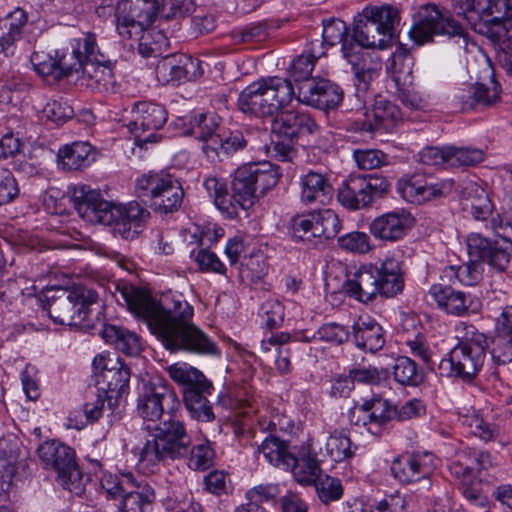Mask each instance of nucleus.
I'll return each instance as SVG.
<instances>
[{
	"label": "nucleus",
	"mask_w": 512,
	"mask_h": 512,
	"mask_svg": "<svg viewBox=\"0 0 512 512\" xmlns=\"http://www.w3.org/2000/svg\"><path fill=\"white\" fill-rule=\"evenodd\" d=\"M290 229L296 241L314 246L336 237L341 221L333 210L324 209L293 217Z\"/></svg>",
	"instance_id": "obj_13"
},
{
	"label": "nucleus",
	"mask_w": 512,
	"mask_h": 512,
	"mask_svg": "<svg viewBox=\"0 0 512 512\" xmlns=\"http://www.w3.org/2000/svg\"><path fill=\"white\" fill-rule=\"evenodd\" d=\"M31 63L40 76H53L54 79L61 78L56 55L52 57L44 52H34L31 56Z\"/></svg>",
	"instance_id": "obj_63"
},
{
	"label": "nucleus",
	"mask_w": 512,
	"mask_h": 512,
	"mask_svg": "<svg viewBox=\"0 0 512 512\" xmlns=\"http://www.w3.org/2000/svg\"><path fill=\"white\" fill-rule=\"evenodd\" d=\"M338 246L346 251L365 254L371 251L372 244L368 234L360 231H353L338 237Z\"/></svg>",
	"instance_id": "obj_57"
},
{
	"label": "nucleus",
	"mask_w": 512,
	"mask_h": 512,
	"mask_svg": "<svg viewBox=\"0 0 512 512\" xmlns=\"http://www.w3.org/2000/svg\"><path fill=\"white\" fill-rule=\"evenodd\" d=\"M394 380L403 386H417L423 380V372L416 362L407 356H399L393 365Z\"/></svg>",
	"instance_id": "obj_49"
},
{
	"label": "nucleus",
	"mask_w": 512,
	"mask_h": 512,
	"mask_svg": "<svg viewBox=\"0 0 512 512\" xmlns=\"http://www.w3.org/2000/svg\"><path fill=\"white\" fill-rule=\"evenodd\" d=\"M462 425L469 429V432L484 441L491 440L496 432L494 426L486 422L482 417L473 413L464 415L461 418Z\"/></svg>",
	"instance_id": "obj_62"
},
{
	"label": "nucleus",
	"mask_w": 512,
	"mask_h": 512,
	"mask_svg": "<svg viewBox=\"0 0 512 512\" xmlns=\"http://www.w3.org/2000/svg\"><path fill=\"white\" fill-rule=\"evenodd\" d=\"M413 216L404 209L376 217L369 225L370 233L377 239L394 242L402 239L414 224Z\"/></svg>",
	"instance_id": "obj_24"
},
{
	"label": "nucleus",
	"mask_w": 512,
	"mask_h": 512,
	"mask_svg": "<svg viewBox=\"0 0 512 512\" xmlns=\"http://www.w3.org/2000/svg\"><path fill=\"white\" fill-rule=\"evenodd\" d=\"M390 189L387 178L378 175H350L337 189L339 203L349 210H361L383 198Z\"/></svg>",
	"instance_id": "obj_10"
},
{
	"label": "nucleus",
	"mask_w": 512,
	"mask_h": 512,
	"mask_svg": "<svg viewBox=\"0 0 512 512\" xmlns=\"http://www.w3.org/2000/svg\"><path fill=\"white\" fill-rule=\"evenodd\" d=\"M454 187L452 179L436 180L432 177L414 175L398 182L397 189L402 197L414 204L448 196Z\"/></svg>",
	"instance_id": "obj_19"
},
{
	"label": "nucleus",
	"mask_w": 512,
	"mask_h": 512,
	"mask_svg": "<svg viewBox=\"0 0 512 512\" xmlns=\"http://www.w3.org/2000/svg\"><path fill=\"white\" fill-rule=\"evenodd\" d=\"M457 344L438 364L443 377L471 381L481 370L488 347L487 337L475 326L463 324Z\"/></svg>",
	"instance_id": "obj_7"
},
{
	"label": "nucleus",
	"mask_w": 512,
	"mask_h": 512,
	"mask_svg": "<svg viewBox=\"0 0 512 512\" xmlns=\"http://www.w3.org/2000/svg\"><path fill=\"white\" fill-rule=\"evenodd\" d=\"M325 447L327 455L335 462L345 461L354 455L350 438L341 432L332 433Z\"/></svg>",
	"instance_id": "obj_53"
},
{
	"label": "nucleus",
	"mask_w": 512,
	"mask_h": 512,
	"mask_svg": "<svg viewBox=\"0 0 512 512\" xmlns=\"http://www.w3.org/2000/svg\"><path fill=\"white\" fill-rule=\"evenodd\" d=\"M404 288L401 261L385 258L379 266L363 265L346 275L343 291L354 300L369 303L377 296L394 297Z\"/></svg>",
	"instance_id": "obj_6"
},
{
	"label": "nucleus",
	"mask_w": 512,
	"mask_h": 512,
	"mask_svg": "<svg viewBox=\"0 0 512 512\" xmlns=\"http://www.w3.org/2000/svg\"><path fill=\"white\" fill-rule=\"evenodd\" d=\"M133 120L128 128L135 136L140 147L160 141L161 135L157 133L167 121L166 109L157 103L139 101L132 108Z\"/></svg>",
	"instance_id": "obj_16"
},
{
	"label": "nucleus",
	"mask_w": 512,
	"mask_h": 512,
	"mask_svg": "<svg viewBox=\"0 0 512 512\" xmlns=\"http://www.w3.org/2000/svg\"><path fill=\"white\" fill-rule=\"evenodd\" d=\"M294 479L301 485H312L323 472L320 461L317 459V449L314 439L302 445L299 457L294 456V463L291 465Z\"/></svg>",
	"instance_id": "obj_28"
},
{
	"label": "nucleus",
	"mask_w": 512,
	"mask_h": 512,
	"mask_svg": "<svg viewBox=\"0 0 512 512\" xmlns=\"http://www.w3.org/2000/svg\"><path fill=\"white\" fill-rule=\"evenodd\" d=\"M343 89L327 79L305 81L294 91L288 78L263 77L245 87L238 98L242 112L254 116H273L293 102L321 110L335 109L343 100Z\"/></svg>",
	"instance_id": "obj_2"
},
{
	"label": "nucleus",
	"mask_w": 512,
	"mask_h": 512,
	"mask_svg": "<svg viewBox=\"0 0 512 512\" xmlns=\"http://www.w3.org/2000/svg\"><path fill=\"white\" fill-rule=\"evenodd\" d=\"M162 175H165V173H147L139 177L135 185L137 197L143 201H146L145 198L153 201L155 193L160 189L161 182L163 183Z\"/></svg>",
	"instance_id": "obj_60"
},
{
	"label": "nucleus",
	"mask_w": 512,
	"mask_h": 512,
	"mask_svg": "<svg viewBox=\"0 0 512 512\" xmlns=\"http://www.w3.org/2000/svg\"><path fill=\"white\" fill-rule=\"evenodd\" d=\"M466 244L470 260L460 266L446 267L441 274L443 282L457 280L463 285L474 286L483 278L484 263L498 272H504L508 268L511 260L509 242L492 241L480 233H470Z\"/></svg>",
	"instance_id": "obj_5"
},
{
	"label": "nucleus",
	"mask_w": 512,
	"mask_h": 512,
	"mask_svg": "<svg viewBox=\"0 0 512 512\" xmlns=\"http://www.w3.org/2000/svg\"><path fill=\"white\" fill-rule=\"evenodd\" d=\"M118 292L128 310L167 350L220 355L217 344L193 322L194 308L183 294L170 291L157 299L129 284L118 286Z\"/></svg>",
	"instance_id": "obj_1"
},
{
	"label": "nucleus",
	"mask_w": 512,
	"mask_h": 512,
	"mask_svg": "<svg viewBox=\"0 0 512 512\" xmlns=\"http://www.w3.org/2000/svg\"><path fill=\"white\" fill-rule=\"evenodd\" d=\"M400 119L398 107L380 97L375 100L371 112L366 113L364 119L355 121L353 125L356 131L374 133L381 129H392Z\"/></svg>",
	"instance_id": "obj_27"
},
{
	"label": "nucleus",
	"mask_w": 512,
	"mask_h": 512,
	"mask_svg": "<svg viewBox=\"0 0 512 512\" xmlns=\"http://www.w3.org/2000/svg\"><path fill=\"white\" fill-rule=\"evenodd\" d=\"M287 108L272 116L276 117L272 124V132L275 137L297 141L300 136L310 135L317 131L318 125L309 114L289 111ZM261 117L265 118L266 116Z\"/></svg>",
	"instance_id": "obj_21"
},
{
	"label": "nucleus",
	"mask_w": 512,
	"mask_h": 512,
	"mask_svg": "<svg viewBox=\"0 0 512 512\" xmlns=\"http://www.w3.org/2000/svg\"><path fill=\"white\" fill-rule=\"evenodd\" d=\"M20 444L16 438L0 439V489L8 490L17 471Z\"/></svg>",
	"instance_id": "obj_39"
},
{
	"label": "nucleus",
	"mask_w": 512,
	"mask_h": 512,
	"mask_svg": "<svg viewBox=\"0 0 512 512\" xmlns=\"http://www.w3.org/2000/svg\"><path fill=\"white\" fill-rule=\"evenodd\" d=\"M161 9L156 0H119L115 7L116 30L121 39L139 37Z\"/></svg>",
	"instance_id": "obj_14"
},
{
	"label": "nucleus",
	"mask_w": 512,
	"mask_h": 512,
	"mask_svg": "<svg viewBox=\"0 0 512 512\" xmlns=\"http://www.w3.org/2000/svg\"><path fill=\"white\" fill-rule=\"evenodd\" d=\"M71 202L78 215L90 222L112 226L116 234L132 240L141 232L150 213L139 203L131 201L125 205L104 200L100 191L89 185L75 186Z\"/></svg>",
	"instance_id": "obj_4"
},
{
	"label": "nucleus",
	"mask_w": 512,
	"mask_h": 512,
	"mask_svg": "<svg viewBox=\"0 0 512 512\" xmlns=\"http://www.w3.org/2000/svg\"><path fill=\"white\" fill-rule=\"evenodd\" d=\"M97 391L109 399V406L116 402L129 387L130 369L119 359L97 355L93 360Z\"/></svg>",
	"instance_id": "obj_17"
},
{
	"label": "nucleus",
	"mask_w": 512,
	"mask_h": 512,
	"mask_svg": "<svg viewBox=\"0 0 512 512\" xmlns=\"http://www.w3.org/2000/svg\"><path fill=\"white\" fill-rule=\"evenodd\" d=\"M392 39L388 37L375 22L365 18L363 12L359 14V18L355 20L353 29V42L360 47V66L363 60V48L385 49L389 46Z\"/></svg>",
	"instance_id": "obj_30"
},
{
	"label": "nucleus",
	"mask_w": 512,
	"mask_h": 512,
	"mask_svg": "<svg viewBox=\"0 0 512 512\" xmlns=\"http://www.w3.org/2000/svg\"><path fill=\"white\" fill-rule=\"evenodd\" d=\"M219 124L220 118L215 113H200L190 117L187 132L206 145L211 143L212 136L219 135Z\"/></svg>",
	"instance_id": "obj_46"
},
{
	"label": "nucleus",
	"mask_w": 512,
	"mask_h": 512,
	"mask_svg": "<svg viewBox=\"0 0 512 512\" xmlns=\"http://www.w3.org/2000/svg\"><path fill=\"white\" fill-rule=\"evenodd\" d=\"M95 41V34L85 33L82 37L73 39L69 47L55 51L61 77L79 73L83 60L86 59L89 51L95 48Z\"/></svg>",
	"instance_id": "obj_26"
},
{
	"label": "nucleus",
	"mask_w": 512,
	"mask_h": 512,
	"mask_svg": "<svg viewBox=\"0 0 512 512\" xmlns=\"http://www.w3.org/2000/svg\"><path fill=\"white\" fill-rule=\"evenodd\" d=\"M203 186L219 210L237 214L238 203L233 200L232 194L229 195L226 182L223 179L209 176L204 180Z\"/></svg>",
	"instance_id": "obj_47"
},
{
	"label": "nucleus",
	"mask_w": 512,
	"mask_h": 512,
	"mask_svg": "<svg viewBox=\"0 0 512 512\" xmlns=\"http://www.w3.org/2000/svg\"><path fill=\"white\" fill-rule=\"evenodd\" d=\"M464 14L476 29L477 22L487 27L503 26L510 23L512 14L510 0H464Z\"/></svg>",
	"instance_id": "obj_20"
},
{
	"label": "nucleus",
	"mask_w": 512,
	"mask_h": 512,
	"mask_svg": "<svg viewBox=\"0 0 512 512\" xmlns=\"http://www.w3.org/2000/svg\"><path fill=\"white\" fill-rule=\"evenodd\" d=\"M436 466L437 458L430 452L404 453L393 460L391 472L402 483L421 482L425 489H429Z\"/></svg>",
	"instance_id": "obj_18"
},
{
	"label": "nucleus",
	"mask_w": 512,
	"mask_h": 512,
	"mask_svg": "<svg viewBox=\"0 0 512 512\" xmlns=\"http://www.w3.org/2000/svg\"><path fill=\"white\" fill-rule=\"evenodd\" d=\"M162 177L163 183L161 182L160 189L154 195L152 206L160 213H172L181 207L184 191L180 182L170 174L165 173Z\"/></svg>",
	"instance_id": "obj_34"
},
{
	"label": "nucleus",
	"mask_w": 512,
	"mask_h": 512,
	"mask_svg": "<svg viewBox=\"0 0 512 512\" xmlns=\"http://www.w3.org/2000/svg\"><path fill=\"white\" fill-rule=\"evenodd\" d=\"M349 375L355 382L368 385H378L388 377L387 370H379L373 366H358L349 370Z\"/></svg>",
	"instance_id": "obj_61"
},
{
	"label": "nucleus",
	"mask_w": 512,
	"mask_h": 512,
	"mask_svg": "<svg viewBox=\"0 0 512 512\" xmlns=\"http://www.w3.org/2000/svg\"><path fill=\"white\" fill-rule=\"evenodd\" d=\"M210 394L211 393H198L193 391H188L186 393V398L183 400L192 418L203 422H210L214 420L215 415L213 413L212 406L207 400V395Z\"/></svg>",
	"instance_id": "obj_50"
},
{
	"label": "nucleus",
	"mask_w": 512,
	"mask_h": 512,
	"mask_svg": "<svg viewBox=\"0 0 512 512\" xmlns=\"http://www.w3.org/2000/svg\"><path fill=\"white\" fill-rule=\"evenodd\" d=\"M414 58L404 45H399L390 57L387 70L393 74L394 80L399 83L412 81Z\"/></svg>",
	"instance_id": "obj_48"
},
{
	"label": "nucleus",
	"mask_w": 512,
	"mask_h": 512,
	"mask_svg": "<svg viewBox=\"0 0 512 512\" xmlns=\"http://www.w3.org/2000/svg\"><path fill=\"white\" fill-rule=\"evenodd\" d=\"M154 488L145 480H135L123 499L118 512H147L155 501Z\"/></svg>",
	"instance_id": "obj_35"
},
{
	"label": "nucleus",
	"mask_w": 512,
	"mask_h": 512,
	"mask_svg": "<svg viewBox=\"0 0 512 512\" xmlns=\"http://www.w3.org/2000/svg\"><path fill=\"white\" fill-rule=\"evenodd\" d=\"M258 452L268 463L282 470L288 471L294 463V454L289 450L288 443L272 433L262 441Z\"/></svg>",
	"instance_id": "obj_40"
},
{
	"label": "nucleus",
	"mask_w": 512,
	"mask_h": 512,
	"mask_svg": "<svg viewBox=\"0 0 512 512\" xmlns=\"http://www.w3.org/2000/svg\"><path fill=\"white\" fill-rule=\"evenodd\" d=\"M407 505L406 497L396 491L385 495L371 512H407Z\"/></svg>",
	"instance_id": "obj_64"
},
{
	"label": "nucleus",
	"mask_w": 512,
	"mask_h": 512,
	"mask_svg": "<svg viewBox=\"0 0 512 512\" xmlns=\"http://www.w3.org/2000/svg\"><path fill=\"white\" fill-rule=\"evenodd\" d=\"M279 172L270 162L249 163L235 171L232 181V198L239 208H251L260 196L275 187Z\"/></svg>",
	"instance_id": "obj_8"
},
{
	"label": "nucleus",
	"mask_w": 512,
	"mask_h": 512,
	"mask_svg": "<svg viewBox=\"0 0 512 512\" xmlns=\"http://www.w3.org/2000/svg\"><path fill=\"white\" fill-rule=\"evenodd\" d=\"M170 378L182 387L183 399L188 391L198 393H211L212 383L206 379L204 374L186 363H175L167 369Z\"/></svg>",
	"instance_id": "obj_32"
},
{
	"label": "nucleus",
	"mask_w": 512,
	"mask_h": 512,
	"mask_svg": "<svg viewBox=\"0 0 512 512\" xmlns=\"http://www.w3.org/2000/svg\"><path fill=\"white\" fill-rule=\"evenodd\" d=\"M95 160V151L88 142H73L59 149L58 161L64 170H81Z\"/></svg>",
	"instance_id": "obj_36"
},
{
	"label": "nucleus",
	"mask_w": 512,
	"mask_h": 512,
	"mask_svg": "<svg viewBox=\"0 0 512 512\" xmlns=\"http://www.w3.org/2000/svg\"><path fill=\"white\" fill-rule=\"evenodd\" d=\"M245 145L243 134L236 131L229 136L220 133L218 136H212L211 143L202 145L201 149L209 161L216 162L242 149Z\"/></svg>",
	"instance_id": "obj_41"
},
{
	"label": "nucleus",
	"mask_w": 512,
	"mask_h": 512,
	"mask_svg": "<svg viewBox=\"0 0 512 512\" xmlns=\"http://www.w3.org/2000/svg\"><path fill=\"white\" fill-rule=\"evenodd\" d=\"M449 167L472 166L484 160V151L471 147L448 146Z\"/></svg>",
	"instance_id": "obj_55"
},
{
	"label": "nucleus",
	"mask_w": 512,
	"mask_h": 512,
	"mask_svg": "<svg viewBox=\"0 0 512 512\" xmlns=\"http://www.w3.org/2000/svg\"><path fill=\"white\" fill-rule=\"evenodd\" d=\"M102 64H109V60L99 50L97 41H95V48H92L86 59L83 60V64L79 73L77 74V80L81 81V85L90 83L94 78V75L98 72Z\"/></svg>",
	"instance_id": "obj_54"
},
{
	"label": "nucleus",
	"mask_w": 512,
	"mask_h": 512,
	"mask_svg": "<svg viewBox=\"0 0 512 512\" xmlns=\"http://www.w3.org/2000/svg\"><path fill=\"white\" fill-rule=\"evenodd\" d=\"M410 39L418 46L433 40L435 35L463 36L464 29L448 13L436 5L422 6L409 32Z\"/></svg>",
	"instance_id": "obj_15"
},
{
	"label": "nucleus",
	"mask_w": 512,
	"mask_h": 512,
	"mask_svg": "<svg viewBox=\"0 0 512 512\" xmlns=\"http://www.w3.org/2000/svg\"><path fill=\"white\" fill-rule=\"evenodd\" d=\"M199 61L185 54H171L156 65V77L164 85H178L196 77Z\"/></svg>",
	"instance_id": "obj_23"
},
{
	"label": "nucleus",
	"mask_w": 512,
	"mask_h": 512,
	"mask_svg": "<svg viewBox=\"0 0 512 512\" xmlns=\"http://www.w3.org/2000/svg\"><path fill=\"white\" fill-rule=\"evenodd\" d=\"M462 209L475 220L485 221L492 215L493 205L484 188L474 182L468 183L462 192Z\"/></svg>",
	"instance_id": "obj_33"
},
{
	"label": "nucleus",
	"mask_w": 512,
	"mask_h": 512,
	"mask_svg": "<svg viewBox=\"0 0 512 512\" xmlns=\"http://www.w3.org/2000/svg\"><path fill=\"white\" fill-rule=\"evenodd\" d=\"M492 88L483 84H475L469 87L467 91H462L456 95L461 110L468 111L478 107H488L495 104L500 98V87L498 83L492 81Z\"/></svg>",
	"instance_id": "obj_38"
},
{
	"label": "nucleus",
	"mask_w": 512,
	"mask_h": 512,
	"mask_svg": "<svg viewBox=\"0 0 512 512\" xmlns=\"http://www.w3.org/2000/svg\"><path fill=\"white\" fill-rule=\"evenodd\" d=\"M185 458H188V466L192 470H206L213 465L215 452L207 439L192 446V438L184 422L170 417L156 425L144 443L138 467L145 473H154L162 462Z\"/></svg>",
	"instance_id": "obj_3"
},
{
	"label": "nucleus",
	"mask_w": 512,
	"mask_h": 512,
	"mask_svg": "<svg viewBox=\"0 0 512 512\" xmlns=\"http://www.w3.org/2000/svg\"><path fill=\"white\" fill-rule=\"evenodd\" d=\"M73 115V108L63 99L49 100L42 109V116L56 125H62Z\"/></svg>",
	"instance_id": "obj_56"
},
{
	"label": "nucleus",
	"mask_w": 512,
	"mask_h": 512,
	"mask_svg": "<svg viewBox=\"0 0 512 512\" xmlns=\"http://www.w3.org/2000/svg\"><path fill=\"white\" fill-rule=\"evenodd\" d=\"M323 42L329 46L341 44L343 57L352 65L354 70V86L356 96L362 99L369 88L373 71L360 66V47L348 38V29L344 21L333 19L323 24Z\"/></svg>",
	"instance_id": "obj_11"
},
{
	"label": "nucleus",
	"mask_w": 512,
	"mask_h": 512,
	"mask_svg": "<svg viewBox=\"0 0 512 512\" xmlns=\"http://www.w3.org/2000/svg\"><path fill=\"white\" fill-rule=\"evenodd\" d=\"M46 299L43 309L55 323L77 326L88 318L91 306L98 301V294L86 287H77L72 291L59 288Z\"/></svg>",
	"instance_id": "obj_9"
},
{
	"label": "nucleus",
	"mask_w": 512,
	"mask_h": 512,
	"mask_svg": "<svg viewBox=\"0 0 512 512\" xmlns=\"http://www.w3.org/2000/svg\"><path fill=\"white\" fill-rule=\"evenodd\" d=\"M363 15L373 20L388 37L394 38L401 20L398 8L392 5L367 6L363 9Z\"/></svg>",
	"instance_id": "obj_45"
},
{
	"label": "nucleus",
	"mask_w": 512,
	"mask_h": 512,
	"mask_svg": "<svg viewBox=\"0 0 512 512\" xmlns=\"http://www.w3.org/2000/svg\"><path fill=\"white\" fill-rule=\"evenodd\" d=\"M312 485L315 487L318 498L324 504L338 501L343 496L344 488L341 480L323 472Z\"/></svg>",
	"instance_id": "obj_51"
},
{
	"label": "nucleus",
	"mask_w": 512,
	"mask_h": 512,
	"mask_svg": "<svg viewBox=\"0 0 512 512\" xmlns=\"http://www.w3.org/2000/svg\"><path fill=\"white\" fill-rule=\"evenodd\" d=\"M356 408L363 413V424L370 426L381 427L394 419L396 414V407L381 397L364 400Z\"/></svg>",
	"instance_id": "obj_42"
},
{
	"label": "nucleus",
	"mask_w": 512,
	"mask_h": 512,
	"mask_svg": "<svg viewBox=\"0 0 512 512\" xmlns=\"http://www.w3.org/2000/svg\"><path fill=\"white\" fill-rule=\"evenodd\" d=\"M429 295L437 306L447 314L464 316L472 305V297L463 291L456 290L445 283L433 284Z\"/></svg>",
	"instance_id": "obj_29"
},
{
	"label": "nucleus",
	"mask_w": 512,
	"mask_h": 512,
	"mask_svg": "<svg viewBox=\"0 0 512 512\" xmlns=\"http://www.w3.org/2000/svg\"><path fill=\"white\" fill-rule=\"evenodd\" d=\"M353 158L360 169L372 170L387 163V156L378 149H356Z\"/></svg>",
	"instance_id": "obj_59"
},
{
	"label": "nucleus",
	"mask_w": 512,
	"mask_h": 512,
	"mask_svg": "<svg viewBox=\"0 0 512 512\" xmlns=\"http://www.w3.org/2000/svg\"><path fill=\"white\" fill-rule=\"evenodd\" d=\"M26 22V13L20 8L0 19V53L7 52L20 40Z\"/></svg>",
	"instance_id": "obj_44"
},
{
	"label": "nucleus",
	"mask_w": 512,
	"mask_h": 512,
	"mask_svg": "<svg viewBox=\"0 0 512 512\" xmlns=\"http://www.w3.org/2000/svg\"><path fill=\"white\" fill-rule=\"evenodd\" d=\"M258 314L264 321L265 326L273 329L283 323L285 309L278 299H268L261 304Z\"/></svg>",
	"instance_id": "obj_58"
},
{
	"label": "nucleus",
	"mask_w": 512,
	"mask_h": 512,
	"mask_svg": "<svg viewBox=\"0 0 512 512\" xmlns=\"http://www.w3.org/2000/svg\"><path fill=\"white\" fill-rule=\"evenodd\" d=\"M323 42L319 40L310 43L305 51L293 59L289 66V75L294 82L302 84L305 81L314 80L311 78L312 71L317 59L324 56Z\"/></svg>",
	"instance_id": "obj_37"
},
{
	"label": "nucleus",
	"mask_w": 512,
	"mask_h": 512,
	"mask_svg": "<svg viewBox=\"0 0 512 512\" xmlns=\"http://www.w3.org/2000/svg\"><path fill=\"white\" fill-rule=\"evenodd\" d=\"M299 199L304 205H325L333 196V187L326 174L309 169L298 179Z\"/></svg>",
	"instance_id": "obj_25"
},
{
	"label": "nucleus",
	"mask_w": 512,
	"mask_h": 512,
	"mask_svg": "<svg viewBox=\"0 0 512 512\" xmlns=\"http://www.w3.org/2000/svg\"><path fill=\"white\" fill-rule=\"evenodd\" d=\"M492 359L498 369L508 374L512 367V337L498 333L493 340Z\"/></svg>",
	"instance_id": "obj_52"
},
{
	"label": "nucleus",
	"mask_w": 512,
	"mask_h": 512,
	"mask_svg": "<svg viewBox=\"0 0 512 512\" xmlns=\"http://www.w3.org/2000/svg\"><path fill=\"white\" fill-rule=\"evenodd\" d=\"M38 457L45 469L57 473L61 485L70 491L80 486L82 473L76 463L75 451L58 440H47L37 449Z\"/></svg>",
	"instance_id": "obj_12"
},
{
	"label": "nucleus",
	"mask_w": 512,
	"mask_h": 512,
	"mask_svg": "<svg viewBox=\"0 0 512 512\" xmlns=\"http://www.w3.org/2000/svg\"><path fill=\"white\" fill-rule=\"evenodd\" d=\"M168 402H175V395L162 384L159 379L157 382L149 381L142 387L138 398L137 413L147 421H156L164 413L165 405Z\"/></svg>",
	"instance_id": "obj_22"
},
{
	"label": "nucleus",
	"mask_w": 512,
	"mask_h": 512,
	"mask_svg": "<svg viewBox=\"0 0 512 512\" xmlns=\"http://www.w3.org/2000/svg\"><path fill=\"white\" fill-rule=\"evenodd\" d=\"M352 339L361 350L375 353L385 344L383 328L374 319L359 317L352 326Z\"/></svg>",
	"instance_id": "obj_31"
},
{
	"label": "nucleus",
	"mask_w": 512,
	"mask_h": 512,
	"mask_svg": "<svg viewBox=\"0 0 512 512\" xmlns=\"http://www.w3.org/2000/svg\"><path fill=\"white\" fill-rule=\"evenodd\" d=\"M102 337L108 344L126 355H137L141 351L140 337L126 328L106 325Z\"/></svg>",
	"instance_id": "obj_43"
}]
</instances>
